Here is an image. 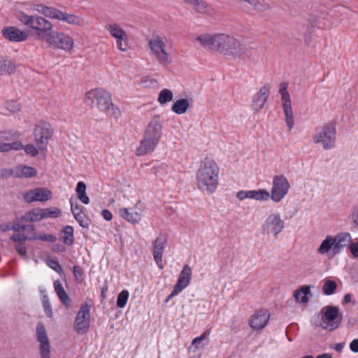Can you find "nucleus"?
<instances>
[{
  "label": "nucleus",
  "instance_id": "nucleus-1",
  "mask_svg": "<svg viewBox=\"0 0 358 358\" xmlns=\"http://www.w3.org/2000/svg\"><path fill=\"white\" fill-rule=\"evenodd\" d=\"M219 172V167L213 159L205 158L202 160L196 174L198 188L209 194L215 192L218 185Z\"/></svg>",
  "mask_w": 358,
  "mask_h": 358
},
{
  "label": "nucleus",
  "instance_id": "nucleus-2",
  "mask_svg": "<svg viewBox=\"0 0 358 358\" xmlns=\"http://www.w3.org/2000/svg\"><path fill=\"white\" fill-rule=\"evenodd\" d=\"M85 103L96 107L110 117L117 119L121 115L119 108L112 103L110 94L102 88L88 91L85 94Z\"/></svg>",
  "mask_w": 358,
  "mask_h": 358
},
{
  "label": "nucleus",
  "instance_id": "nucleus-3",
  "mask_svg": "<svg viewBox=\"0 0 358 358\" xmlns=\"http://www.w3.org/2000/svg\"><path fill=\"white\" fill-rule=\"evenodd\" d=\"M162 121L159 116H155L148 124L143 139L136 148V155L143 156L152 152L162 136Z\"/></svg>",
  "mask_w": 358,
  "mask_h": 358
},
{
  "label": "nucleus",
  "instance_id": "nucleus-4",
  "mask_svg": "<svg viewBox=\"0 0 358 358\" xmlns=\"http://www.w3.org/2000/svg\"><path fill=\"white\" fill-rule=\"evenodd\" d=\"M27 4H30L29 10L37 11L46 17L62 21L73 26L85 27L87 24L86 20L81 16L64 12L55 7L47 6L42 3H33L29 2L27 3Z\"/></svg>",
  "mask_w": 358,
  "mask_h": 358
},
{
  "label": "nucleus",
  "instance_id": "nucleus-5",
  "mask_svg": "<svg viewBox=\"0 0 358 358\" xmlns=\"http://www.w3.org/2000/svg\"><path fill=\"white\" fill-rule=\"evenodd\" d=\"M215 51L234 58L244 59L248 56L249 50L235 37L225 34H217Z\"/></svg>",
  "mask_w": 358,
  "mask_h": 358
},
{
  "label": "nucleus",
  "instance_id": "nucleus-6",
  "mask_svg": "<svg viewBox=\"0 0 358 358\" xmlns=\"http://www.w3.org/2000/svg\"><path fill=\"white\" fill-rule=\"evenodd\" d=\"M15 17L23 25L39 33L50 32L53 25L46 18L37 15H27L23 11H16Z\"/></svg>",
  "mask_w": 358,
  "mask_h": 358
},
{
  "label": "nucleus",
  "instance_id": "nucleus-7",
  "mask_svg": "<svg viewBox=\"0 0 358 358\" xmlns=\"http://www.w3.org/2000/svg\"><path fill=\"white\" fill-rule=\"evenodd\" d=\"M336 134V124L328 122L315 129L313 140L315 143H321L324 150H331L335 147Z\"/></svg>",
  "mask_w": 358,
  "mask_h": 358
},
{
  "label": "nucleus",
  "instance_id": "nucleus-8",
  "mask_svg": "<svg viewBox=\"0 0 358 358\" xmlns=\"http://www.w3.org/2000/svg\"><path fill=\"white\" fill-rule=\"evenodd\" d=\"M290 185L284 175H277L273 177L271 199L274 202H280L288 193Z\"/></svg>",
  "mask_w": 358,
  "mask_h": 358
},
{
  "label": "nucleus",
  "instance_id": "nucleus-9",
  "mask_svg": "<svg viewBox=\"0 0 358 358\" xmlns=\"http://www.w3.org/2000/svg\"><path fill=\"white\" fill-rule=\"evenodd\" d=\"M47 37V41L57 48L70 51L73 48L74 40L67 34L53 31L49 32Z\"/></svg>",
  "mask_w": 358,
  "mask_h": 358
},
{
  "label": "nucleus",
  "instance_id": "nucleus-10",
  "mask_svg": "<svg viewBox=\"0 0 358 358\" xmlns=\"http://www.w3.org/2000/svg\"><path fill=\"white\" fill-rule=\"evenodd\" d=\"M52 129L49 123L41 122L36 126L34 136L35 142L40 150H45L48 140L52 136Z\"/></svg>",
  "mask_w": 358,
  "mask_h": 358
},
{
  "label": "nucleus",
  "instance_id": "nucleus-11",
  "mask_svg": "<svg viewBox=\"0 0 358 358\" xmlns=\"http://www.w3.org/2000/svg\"><path fill=\"white\" fill-rule=\"evenodd\" d=\"M343 320V313L336 306H327L325 307V311L323 316V323L326 324L324 329L328 331L336 329L341 324Z\"/></svg>",
  "mask_w": 358,
  "mask_h": 358
},
{
  "label": "nucleus",
  "instance_id": "nucleus-12",
  "mask_svg": "<svg viewBox=\"0 0 358 358\" xmlns=\"http://www.w3.org/2000/svg\"><path fill=\"white\" fill-rule=\"evenodd\" d=\"M285 227L284 221L281 219L280 213L269 215L262 227V233L264 234H273L275 237L282 231Z\"/></svg>",
  "mask_w": 358,
  "mask_h": 358
},
{
  "label": "nucleus",
  "instance_id": "nucleus-13",
  "mask_svg": "<svg viewBox=\"0 0 358 358\" xmlns=\"http://www.w3.org/2000/svg\"><path fill=\"white\" fill-rule=\"evenodd\" d=\"M90 326V306L84 303L78 312L74 322V329L78 334H85Z\"/></svg>",
  "mask_w": 358,
  "mask_h": 358
},
{
  "label": "nucleus",
  "instance_id": "nucleus-14",
  "mask_svg": "<svg viewBox=\"0 0 358 358\" xmlns=\"http://www.w3.org/2000/svg\"><path fill=\"white\" fill-rule=\"evenodd\" d=\"M149 48L159 63L162 64L170 62L169 55L165 51L164 38L159 36H153L148 42Z\"/></svg>",
  "mask_w": 358,
  "mask_h": 358
},
{
  "label": "nucleus",
  "instance_id": "nucleus-15",
  "mask_svg": "<svg viewBox=\"0 0 358 358\" xmlns=\"http://www.w3.org/2000/svg\"><path fill=\"white\" fill-rule=\"evenodd\" d=\"M144 210L143 203L138 202L134 208H122L119 210V214L124 220L135 224L140 222Z\"/></svg>",
  "mask_w": 358,
  "mask_h": 358
},
{
  "label": "nucleus",
  "instance_id": "nucleus-16",
  "mask_svg": "<svg viewBox=\"0 0 358 358\" xmlns=\"http://www.w3.org/2000/svg\"><path fill=\"white\" fill-rule=\"evenodd\" d=\"M36 339L40 343L41 358H50V345L44 324L39 322L36 325Z\"/></svg>",
  "mask_w": 358,
  "mask_h": 358
},
{
  "label": "nucleus",
  "instance_id": "nucleus-17",
  "mask_svg": "<svg viewBox=\"0 0 358 358\" xmlns=\"http://www.w3.org/2000/svg\"><path fill=\"white\" fill-rule=\"evenodd\" d=\"M167 243V237L165 234H160L153 242V257L159 268H163L162 256Z\"/></svg>",
  "mask_w": 358,
  "mask_h": 358
},
{
  "label": "nucleus",
  "instance_id": "nucleus-18",
  "mask_svg": "<svg viewBox=\"0 0 358 358\" xmlns=\"http://www.w3.org/2000/svg\"><path fill=\"white\" fill-rule=\"evenodd\" d=\"M52 192L46 188L38 187L31 189L24 194V199L28 203L44 202L51 199Z\"/></svg>",
  "mask_w": 358,
  "mask_h": 358
},
{
  "label": "nucleus",
  "instance_id": "nucleus-19",
  "mask_svg": "<svg viewBox=\"0 0 358 358\" xmlns=\"http://www.w3.org/2000/svg\"><path fill=\"white\" fill-rule=\"evenodd\" d=\"M1 33L5 38L15 43L25 41L29 37L28 34L25 31L13 26L4 27Z\"/></svg>",
  "mask_w": 358,
  "mask_h": 358
},
{
  "label": "nucleus",
  "instance_id": "nucleus-20",
  "mask_svg": "<svg viewBox=\"0 0 358 358\" xmlns=\"http://www.w3.org/2000/svg\"><path fill=\"white\" fill-rule=\"evenodd\" d=\"M270 87L268 85H265L260 88L259 92L252 99V108L255 113H258L262 110L269 96Z\"/></svg>",
  "mask_w": 358,
  "mask_h": 358
},
{
  "label": "nucleus",
  "instance_id": "nucleus-21",
  "mask_svg": "<svg viewBox=\"0 0 358 358\" xmlns=\"http://www.w3.org/2000/svg\"><path fill=\"white\" fill-rule=\"evenodd\" d=\"M269 318L270 315L267 310H260L252 317L250 325L255 330L262 329L268 323Z\"/></svg>",
  "mask_w": 358,
  "mask_h": 358
},
{
  "label": "nucleus",
  "instance_id": "nucleus-22",
  "mask_svg": "<svg viewBox=\"0 0 358 358\" xmlns=\"http://www.w3.org/2000/svg\"><path fill=\"white\" fill-rule=\"evenodd\" d=\"M281 96L287 126L289 131H291L294 127V121L289 94V92H286L285 94H281Z\"/></svg>",
  "mask_w": 358,
  "mask_h": 358
},
{
  "label": "nucleus",
  "instance_id": "nucleus-23",
  "mask_svg": "<svg viewBox=\"0 0 358 358\" xmlns=\"http://www.w3.org/2000/svg\"><path fill=\"white\" fill-rule=\"evenodd\" d=\"M192 273L191 267L187 264L185 265L179 275V278L174 285V287L182 292L189 285L191 280Z\"/></svg>",
  "mask_w": 358,
  "mask_h": 358
},
{
  "label": "nucleus",
  "instance_id": "nucleus-24",
  "mask_svg": "<svg viewBox=\"0 0 358 358\" xmlns=\"http://www.w3.org/2000/svg\"><path fill=\"white\" fill-rule=\"evenodd\" d=\"M334 238V254H339L343 248L348 246L352 241L351 236L349 233H340Z\"/></svg>",
  "mask_w": 358,
  "mask_h": 358
},
{
  "label": "nucleus",
  "instance_id": "nucleus-25",
  "mask_svg": "<svg viewBox=\"0 0 358 358\" xmlns=\"http://www.w3.org/2000/svg\"><path fill=\"white\" fill-rule=\"evenodd\" d=\"M195 40L198 41L203 48H208L215 51L217 41V34H203L196 37Z\"/></svg>",
  "mask_w": 358,
  "mask_h": 358
},
{
  "label": "nucleus",
  "instance_id": "nucleus-26",
  "mask_svg": "<svg viewBox=\"0 0 358 358\" xmlns=\"http://www.w3.org/2000/svg\"><path fill=\"white\" fill-rule=\"evenodd\" d=\"M317 252L320 255H325L331 252V256L337 255L334 254V238L333 236L328 235L325 239L322 241L317 249Z\"/></svg>",
  "mask_w": 358,
  "mask_h": 358
},
{
  "label": "nucleus",
  "instance_id": "nucleus-27",
  "mask_svg": "<svg viewBox=\"0 0 358 358\" xmlns=\"http://www.w3.org/2000/svg\"><path fill=\"white\" fill-rule=\"evenodd\" d=\"M37 175V170L32 166L20 165L15 168V178H32Z\"/></svg>",
  "mask_w": 358,
  "mask_h": 358
},
{
  "label": "nucleus",
  "instance_id": "nucleus-28",
  "mask_svg": "<svg viewBox=\"0 0 358 358\" xmlns=\"http://www.w3.org/2000/svg\"><path fill=\"white\" fill-rule=\"evenodd\" d=\"M54 289L62 303L69 308L71 304V299L59 280L54 282Z\"/></svg>",
  "mask_w": 358,
  "mask_h": 358
},
{
  "label": "nucleus",
  "instance_id": "nucleus-29",
  "mask_svg": "<svg viewBox=\"0 0 358 358\" xmlns=\"http://www.w3.org/2000/svg\"><path fill=\"white\" fill-rule=\"evenodd\" d=\"M43 220L41 208H34L25 213L21 217V220L24 222H33Z\"/></svg>",
  "mask_w": 358,
  "mask_h": 358
},
{
  "label": "nucleus",
  "instance_id": "nucleus-30",
  "mask_svg": "<svg viewBox=\"0 0 358 358\" xmlns=\"http://www.w3.org/2000/svg\"><path fill=\"white\" fill-rule=\"evenodd\" d=\"M189 106V101L187 99H180L177 100L171 107V110L178 115H182L186 113Z\"/></svg>",
  "mask_w": 358,
  "mask_h": 358
},
{
  "label": "nucleus",
  "instance_id": "nucleus-31",
  "mask_svg": "<svg viewBox=\"0 0 358 358\" xmlns=\"http://www.w3.org/2000/svg\"><path fill=\"white\" fill-rule=\"evenodd\" d=\"M185 3L192 6L199 13H204L207 11L208 3L203 0H182Z\"/></svg>",
  "mask_w": 358,
  "mask_h": 358
},
{
  "label": "nucleus",
  "instance_id": "nucleus-32",
  "mask_svg": "<svg viewBox=\"0 0 358 358\" xmlns=\"http://www.w3.org/2000/svg\"><path fill=\"white\" fill-rule=\"evenodd\" d=\"M16 66L12 60L3 57H0V71L10 74L15 71Z\"/></svg>",
  "mask_w": 358,
  "mask_h": 358
},
{
  "label": "nucleus",
  "instance_id": "nucleus-33",
  "mask_svg": "<svg viewBox=\"0 0 358 358\" xmlns=\"http://www.w3.org/2000/svg\"><path fill=\"white\" fill-rule=\"evenodd\" d=\"M76 191L80 201L84 204L90 203V199L86 194V185L84 182L80 181L77 183Z\"/></svg>",
  "mask_w": 358,
  "mask_h": 358
},
{
  "label": "nucleus",
  "instance_id": "nucleus-34",
  "mask_svg": "<svg viewBox=\"0 0 358 358\" xmlns=\"http://www.w3.org/2000/svg\"><path fill=\"white\" fill-rule=\"evenodd\" d=\"M310 293V288L307 286L301 287L296 290L294 294L295 299L299 303H307L308 301V295Z\"/></svg>",
  "mask_w": 358,
  "mask_h": 358
},
{
  "label": "nucleus",
  "instance_id": "nucleus-35",
  "mask_svg": "<svg viewBox=\"0 0 358 358\" xmlns=\"http://www.w3.org/2000/svg\"><path fill=\"white\" fill-rule=\"evenodd\" d=\"M105 29L110 33V34L115 38L125 36L126 32L117 24H108L105 26Z\"/></svg>",
  "mask_w": 358,
  "mask_h": 358
},
{
  "label": "nucleus",
  "instance_id": "nucleus-36",
  "mask_svg": "<svg viewBox=\"0 0 358 358\" xmlns=\"http://www.w3.org/2000/svg\"><path fill=\"white\" fill-rule=\"evenodd\" d=\"M62 231L64 234L62 238V242L67 245H71L74 242L73 228L71 226L67 225Z\"/></svg>",
  "mask_w": 358,
  "mask_h": 358
},
{
  "label": "nucleus",
  "instance_id": "nucleus-37",
  "mask_svg": "<svg viewBox=\"0 0 358 358\" xmlns=\"http://www.w3.org/2000/svg\"><path fill=\"white\" fill-rule=\"evenodd\" d=\"M173 92L169 89H163L160 91L157 99L158 102L161 105H164L173 100Z\"/></svg>",
  "mask_w": 358,
  "mask_h": 358
},
{
  "label": "nucleus",
  "instance_id": "nucleus-38",
  "mask_svg": "<svg viewBox=\"0 0 358 358\" xmlns=\"http://www.w3.org/2000/svg\"><path fill=\"white\" fill-rule=\"evenodd\" d=\"M43 219L58 217L61 215V210L57 207L50 208H41Z\"/></svg>",
  "mask_w": 358,
  "mask_h": 358
},
{
  "label": "nucleus",
  "instance_id": "nucleus-39",
  "mask_svg": "<svg viewBox=\"0 0 358 358\" xmlns=\"http://www.w3.org/2000/svg\"><path fill=\"white\" fill-rule=\"evenodd\" d=\"M337 288V284L331 280H327L322 286V292L324 294L329 296L334 293Z\"/></svg>",
  "mask_w": 358,
  "mask_h": 358
},
{
  "label": "nucleus",
  "instance_id": "nucleus-40",
  "mask_svg": "<svg viewBox=\"0 0 358 358\" xmlns=\"http://www.w3.org/2000/svg\"><path fill=\"white\" fill-rule=\"evenodd\" d=\"M252 199L256 201H268L271 198L270 193L264 189L252 190Z\"/></svg>",
  "mask_w": 358,
  "mask_h": 358
},
{
  "label": "nucleus",
  "instance_id": "nucleus-41",
  "mask_svg": "<svg viewBox=\"0 0 358 358\" xmlns=\"http://www.w3.org/2000/svg\"><path fill=\"white\" fill-rule=\"evenodd\" d=\"M152 171L158 177L163 176L168 173V166L165 163H157L153 166Z\"/></svg>",
  "mask_w": 358,
  "mask_h": 358
},
{
  "label": "nucleus",
  "instance_id": "nucleus-42",
  "mask_svg": "<svg viewBox=\"0 0 358 358\" xmlns=\"http://www.w3.org/2000/svg\"><path fill=\"white\" fill-rule=\"evenodd\" d=\"M129 296V292L128 290H122L117 296V306L118 308H124L128 301Z\"/></svg>",
  "mask_w": 358,
  "mask_h": 358
},
{
  "label": "nucleus",
  "instance_id": "nucleus-43",
  "mask_svg": "<svg viewBox=\"0 0 358 358\" xmlns=\"http://www.w3.org/2000/svg\"><path fill=\"white\" fill-rule=\"evenodd\" d=\"M115 39L117 48L121 51L126 52L128 49L127 34H125V36L117 37Z\"/></svg>",
  "mask_w": 358,
  "mask_h": 358
},
{
  "label": "nucleus",
  "instance_id": "nucleus-44",
  "mask_svg": "<svg viewBox=\"0 0 358 358\" xmlns=\"http://www.w3.org/2000/svg\"><path fill=\"white\" fill-rule=\"evenodd\" d=\"M210 333L208 331H204L200 336L196 337L192 342V345L195 349H199L201 347V344L203 341L208 340Z\"/></svg>",
  "mask_w": 358,
  "mask_h": 358
},
{
  "label": "nucleus",
  "instance_id": "nucleus-45",
  "mask_svg": "<svg viewBox=\"0 0 358 358\" xmlns=\"http://www.w3.org/2000/svg\"><path fill=\"white\" fill-rule=\"evenodd\" d=\"M73 217L82 227L87 228L89 227V221L85 218V215L83 212L74 213Z\"/></svg>",
  "mask_w": 358,
  "mask_h": 358
},
{
  "label": "nucleus",
  "instance_id": "nucleus-46",
  "mask_svg": "<svg viewBox=\"0 0 358 358\" xmlns=\"http://www.w3.org/2000/svg\"><path fill=\"white\" fill-rule=\"evenodd\" d=\"M11 229L14 231H17V232L23 231V230H27V231H34V225H32V224L24 225V224H20V223H16V224H13Z\"/></svg>",
  "mask_w": 358,
  "mask_h": 358
},
{
  "label": "nucleus",
  "instance_id": "nucleus-47",
  "mask_svg": "<svg viewBox=\"0 0 358 358\" xmlns=\"http://www.w3.org/2000/svg\"><path fill=\"white\" fill-rule=\"evenodd\" d=\"M43 306L45 313V315L48 317H52V310L51 308L50 302L47 296H44L43 299Z\"/></svg>",
  "mask_w": 358,
  "mask_h": 358
},
{
  "label": "nucleus",
  "instance_id": "nucleus-48",
  "mask_svg": "<svg viewBox=\"0 0 358 358\" xmlns=\"http://www.w3.org/2000/svg\"><path fill=\"white\" fill-rule=\"evenodd\" d=\"M23 149L27 155L32 157H35L38 154V148L32 144H28L23 146Z\"/></svg>",
  "mask_w": 358,
  "mask_h": 358
},
{
  "label": "nucleus",
  "instance_id": "nucleus-49",
  "mask_svg": "<svg viewBox=\"0 0 358 358\" xmlns=\"http://www.w3.org/2000/svg\"><path fill=\"white\" fill-rule=\"evenodd\" d=\"M36 239L53 243L56 241V237L52 234H44L38 236H34L33 240Z\"/></svg>",
  "mask_w": 358,
  "mask_h": 358
},
{
  "label": "nucleus",
  "instance_id": "nucleus-50",
  "mask_svg": "<svg viewBox=\"0 0 358 358\" xmlns=\"http://www.w3.org/2000/svg\"><path fill=\"white\" fill-rule=\"evenodd\" d=\"M252 190H240L236 194L237 198L240 200H243L245 199H252Z\"/></svg>",
  "mask_w": 358,
  "mask_h": 358
},
{
  "label": "nucleus",
  "instance_id": "nucleus-51",
  "mask_svg": "<svg viewBox=\"0 0 358 358\" xmlns=\"http://www.w3.org/2000/svg\"><path fill=\"white\" fill-rule=\"evenodd\" d=\"M10 176L15 177V169H2L0 170V178L6 179Z\"/></svg>",
  "mask_w": 358,
  "mask_h": 358
},
{
  "label": "nucleus",
  "instance_id": "nucleus-52",
  "mask_svg": "<svg viewBox=\"0 0 358 358\" xmlns=\"http://www.w3.org/2000/svg\"><path fill=\"white\" fill-rule=\"evenodd\" d=\"M73 275L76 279L78 282H81L83 280V269L78 266H74L73 268Z\"/></svg>",
  "mask_w": 358,
  "mask_h": 358
},
{
  "label": "nucleus",
  "instance_id": "nucleus-53",
  "mask_svg": "<svg viewBox=\"0 0 358 358\" xmlns=\"http://www.w3.org/2000/svg\"><path fill=\"white\" fill-rule=\"evenodd\" d=\"M10 239L15 242H22L27 240H33V237H28L24 234H17L13 235Z\"/></svg>",
  "mask_w": 358,
  "mask_h": 358
},
{
  "label": "nucleus",
  "instance_id": "nucleus-54",
  "mask_svg": "<svg viewBox=\"0 0 358 358\" xmlns=\"http://www.w3.org/2000/svg\"><path fill=\"white\" fill-rule=\"evenodd\" d=\"M17 252L23 258H27V248L24 244H19L15 248Z\"/></svg>",
  "mask_w": 358,
  "mask_h": 358
},
{
  "label": "nucleus",
  "instance_id": "nucleus-55",
  "mask_svg": "<svg viewBox=\"0 0 358 358\" xmlns=\"http://www.w3.org/2000/svg\"><path fill=\"white\" fill-rule=\"evenodd\" d=\"M70 205H71V210L73 215H74V213H80L82 211V206L78 205V203H74L72 199H70Z\"/></svg>",
  "mask_w": 358,
  "mask_h": 358
},
{
  "label": "nucleus",
  "instance_id": "nucleus-56",
  "mask_svg": "<svg viewBox=\"0 0 358 358\" xmlns=\"http://www.w3.org/2000/svg\"><path fill=\"white\" fill-rule=\"evenodd\" d=\"M350 250L354 257H358V241L355 243H351Z\"/></svg>",
  "mask_w": 358,
  "mask_h": 358
},
{
  "label": "nucleus",
  "instance_id": "nucleus-57",
  "mask_svg": "<svg viewBox=\"0 0 358 358\" xmlns=\"http://www.w3.org/2000/svg\"><path fill=\"white\" fill-rule=\"evenodd\" d=\"M49 266L50 268H52L53 270H55L57 272H59V271L62 270L61 266L57 261H55V260L50 261Z\"/></svg>",
  "mask_w": 358,
  "mask_h": 358
},
{
  "label": "nucleus",
  "instance_id": "nucleus-58",
  "mask_svg": "<svg viewBox=\"0 0 358 358\" xmlns=\"http://www.w3.org/2000/svg\"><path fill=\"white\" fill-rule=\"evenodd\" d=\"M10 150H20L22 149H23V145L22 143L20 142V141H15V142H13V143H10Z\"/></svg>",
  "mask_w": 358,
  "mask_h": 358
},
{
  "label": "nucleus",
  "instance_id": "nucleus-59",
  "mask_svg": "<svg viewBox=\"0 0 358 358\" xmlns=\"http://www.w3.org/2000/svg\"><path fill=\"white\" fill-rule=\"evenodd\" d=\"M350 349L352 352L355 353L358 352V338L352 340V341L350 343Z\"/></svg>",
  "mask_w": 358,
  "mask_h": 358
},
{
  "label": "nucleus",
  "instance_id": "nucleus-60",
  "mask_svg": "<svg viewBox=\"0 0 358 358\" xmlns=\"http://www.w3.org/2000/svg\"><path fill=\"white\" fill-rule=\"evenodd\" d=\"M101 215L104 220L106 221H110L113 218V215L111 212L108 209H104L101 212Z\"/></svg>",
  "mask_w": 358,
  "mask_h": 358
},
{
  "label": "nucleus",
  "instance_id": "nucleus-61",
  "mask_svg": "<svg viewBox=\"0 0 358 358\" xmlns=\"http://www.w3.org/2000/svg\"><path fill=\"white\" fill-rule=\"evenodd\" d=\"M180 292H181L173 287V289L171 291V294L166 299L165 303H167L173 297L178 295Z\"/></svg>",
  "mask_w": 358,
  "mask_h": 358
},
{
  "label": "nucleus",
  "instance_id": "nucleus-62",
  "mask_svg": "<svg viewBox=\"0 0 358 358\" xmlns=\"http://www.w3.org/2000/svg\"><path fill=\"white\" fill-rule=\"evenodd\" d=\"M8 109L13 113L20 110L17 104L15 101H12L8 104Z\"/></svg>",
  "mask_w": 358,
  "mask_h": 358
},
{
  "label": "nucleus",
  "instance_id": "nucleus-63",
  "mask_svg": "<svg viewBox=\"0 0 358 358\" xmlns=\"http://www.w3.org/2000/svg\"><path fill=\"white\" fill-rule=\"evenodd\" d=\"M10 143H0V152H8L10 150Z\"/></svg>",
  "mask_w": 358,
  "mask_h": 358
},
{
  "label": "nucleus",
  "instance_id": "nucleus-64",
  "mask_svg": "<svg viewBox=\"0 0 358 358\" xmlns=\"http://www.w3.org/2000/svg\"><path fill=\"white\" fill-rule=\"evenodd\" d=\"M353 222L358 226V208L352 213Z\"/></svg>",
  "mask_w": 358,
  "mask_h": 358
}]
</instances>
